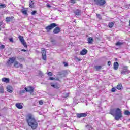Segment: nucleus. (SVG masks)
I'll return each instance as SVG.
<instances>
[{"label":"nucleus","mask_w":130,"mask_h":130,"mask_svg":"<svg viewBox=\"0 0 130 130\" xmlns=\"http://www.w3.org/2000/svg\"><path fill=\"white\" fill-rule=\"evenodd\" d=\"M27 122L29 126H31L32 129H36L37 126H38V124L37 123V122H36L33 115L29 114L27 116Z\"/></svg>","instance_id":"obj_1"},{"label":"nucleus","mask_w":130,"mask_h":130,"mask_svg":"<svg viewBox=\"0 0 130 130\" xmlns=\"http://www.w3.org/2000/svg\"><path fill=\"white\" fill-rule=\"evenodd\" d=\"M110 113L112 115H115V119L116 120H119V119L122 117V115L121 114V110L119 108L116 109L115 111V113L114 109L111 110Z\"/></svg>","instance_id":"obj_2"},{"label":"nucleus","mask_w":130,"mask_h":130,"mask_svg":"<svg viewBox=\"0 0 130 130\" xmlns=\"http://www.w3.org/2000/svg\"><path fill=\"white\" fill-rule=\"evenodd\" d=\"M94 2L95 3L96 5L98 6H104L106 3L105 0H94Z\"/></svg>","instance_id":"obj_3"},{"label":"nucleus","mask_w":130,"mask_h":130,"mask_svg":"<svg viewBox=\"0 0 130 130\" xmlns=\"http://www.w3.org/2000/svg\"><path fill=\"white\" fill-rule=\"evenodd\" d=\"M57 25L56 23H51L50 25L47 26L45 27L46 30L48 31L49 30H52L54 27H56Z\"/></svg>","instance_id":"obj_4"},{"label":"nucleus","mask_w":130,"mask_h":130,"mask_svg":"<svg viewBox=\"0 0 130 130\" xmlns=\"http://www.w3.org/2000/svg\"><path fill=\"white\" fill-rule=\"evenodd\" d=\"M19 40H20V42H21L22 45H23V46L24 47H27V43L25 42V39H24V37H23L21 36H19Z\"/></svg>","instance_id":"obj_5"},{"label":"nucleus","mask_w":130,"mask_h":130,"mask_svg":"<svg viewBox=\"0 0 130 130\" xmlns=\"http://www.w3.org/2000/svg\"><path fill=\"white\" fill-rule=\"evenodd\" d=\"M16 59V57H12L11 58H10L7 61L8 64L11 65L12 64V63H15Z\"/></svg>","instance_id":"obj_6"},{"label":"nucleus","mask_w":130,"mask_h":130,"mask_svg":"<svg viewBox=\"0 0 130 130\" xmlns=\"http://www.w3.org/2000/svg\"><path fill=\"white\" fill-rule=\"evenodd\" d=\"M14 66L15 68H21V69L23 68V65L19 63L18 61H15Z\"/></svg>","instance_id":"obj_7"},{"label":"nucleus","mask_w":130,"mask_h":130,"mask_svg":"<svg viewBox=\"0 0 130 130\" xmlns=\"http://www.w3.org/2000/svg\"><path fill=\"white\" fill-rule=\"evenodd\" d=\"M77 116L78 118H81V117H86V116H87V114L85 113H78L77 114Z\"/></svg>","instance_id":"obj_8"},{"label":"nucleus","mask_w":130,"mask_h":130,"mask_svg":"<svg viewBox=\"0 0 130 130\" xmlns=\"http://www.w3.org/2000/svg\"><path fill=\"white\" fill-rule=\"evenodd\" d=\"M25 90L26 92H30V93H32L34 90L33 87L32 86H29L28 87H25Z\"/></svg>","instance_id":"obj_9"},{"label":"nucleus","mask_w":130,"mask_h":130,"mask_svg":"<svg viewBox=\"0 0 130 130\" xmlns=\"http://www.w3.org/2000/svg\"><path fill=\"white\" fill-rule=\"evenodd\" d=\"M129 70H128L126 68L123 69L121 71L122 75H126V74H129Z\"/></svg>","instance_id":"obj_10"},{"label":"nucleus","mask_w":130,"mask_h":130,"mask_svg":"<svg viewBox=\"0 0 130 130\" xmlns=\"http://www.w3.org/2000/svg\"><path fill=\"white\" fill-rule=\"evenodd\" d=\"M16 107L18 109H22L23 108V104L20 103H17L15 104Z\"/></svg>","instance_id":"obj_11"},{"label":"nucleus","mask_w":130,"mask_h":130,"mask_svg":"<svg viewBox=\"0 0 130 130\" xmlns=\"http://www.w3.org/2000/svg\"><path fill=\"white\" fill-rule=\"evenodd\" d=\"M51 86L54 89H59V85L57 83H51Z\"/></svg>","instance_id":"obj_12"},{"label":"nucleus","mask_w":130,"mask_h":130,"mask_svg":"<svg viewBox=\"0 0 130 130\" xmlns=\"http://www.w3.org/2000/svg\"><path fill=\"white\" fill-rule=\"evenodd\" d=\"M59 32H60V28H59V27H58L55 28L53 30V33L54 34H58Z\"/></svg>","instance_id":"obj_13"},{"label":"nucleus","mask_w":130,"mask_h":130,"mask_svg":"<svg viewBox=\"0 0 130 130\" xmlns=\"http://www.w3.org/2000/svg\"><path fill=\"white\" fill-rule=\"evenodd\" d=\"M7 91H8L9 93H12L13 91H14V89H13V87L11 86H8L7 87Z\"/></svg>","instance_id":"obj_14"},{"label":"nucleus","mask_w":130,"mask_h":130,"mask_svg":"<svg viewBox=\"0 0 130 130\" xmlns=\"http://www.w3.org/2000/svg\"><path fill=\"white\" fill-rule=\"evenodd\" d=\"M118 62H115L114 63V70H115V71H117V70L118 69Z\"/></svg>","instance_id":"obj_15"},{"label":"nucleus","mask_w":130,"mask_h":130,"mask_svg":"<svg viewBox=\"0 0 130 130\" xmlns=\"http://www.w3.org/2000/svg\"><path fill=\"white\" fill-rule=\"evenodd\" d=\"M76 16H81V10L79 9H77L74 12Z\"/></svg>","instance_id":"obj_16"},{"label":"nucleus","mask_w":130,"mask_h":130,"mask_svg":"<svg viewBox=\"0 0 130 130\" xmlns=\"http://www.w3.org/2000/svg\"><path fill=\"white\" fill-rule=\"evenodd\" d=\"M88 52V51L86 50V49H84L80 52L81 55H85Z\"/></svg>","instance_id":"obj_17"},{"label":"nucleus","mask_w":130,"mask_h":130,"mask_svg":"<svg viewBox=\"0 0 130 130\" xmlns=\"http://www.w3.org/2000/svg\"><path fill=\"white\" fill-rule=\"evenodd\" d=\"M94 42V40L93 39V38L89 37L88 39V43L89 44H92Z\"/></svg>","instance_id":"obj_18"},{"label":"nucleus","mask_w":130,"mask_h":130,"mask_svg":"<svg viewBox=\"0 0 130 130\" xmlns=\"http://www.w3.org/2000/svg\"><path fill=\"white\" fill-rule=\"evenodd\" d=\"M2 82H4V83H9V82H10V79L8 78H3Z\"/></svg>","instance_id":"obj_19"},{"label":"nucleus","mask_w":130,"mask_h":130,"mask_svg":"<svg viewBox=\"0 0 130 130\" xmlns=\"http://www.w3.org/2000/svg\"><path fill=\"white\" fill-rule=\"evenodd\" d=\"M94 68L95 69L96 71H100L101 69H102V66H95L94 67Z\"/></svg>","instance_id":"obj_20"},{"label":"nucleus","mask_w":130,"mask_h":130,"mask_svg":"<svg viewBox=\"0 0 130 130\" xmlns=\"http://www.w3.org/2000/svg\"><path fill=\"white\" fill-rule=\"evenodd\" d=\"M122 44H123V42H117L116 43V45L117 46H119L120 45H122Z\"/></svg>","instance_id":"obj_21"},{"label":"nucleus","mask_w":130,"mask_h":130,"mask_svg":"<svg viewBox=\"0 0 130 130\" xmlns=\"http://www.w3.org/2000/svg\"><path fill=\"white\" fill-rule=\"evenodd\" d=\"M117 89L118 90H121L122 89V85L121 84H119L117 86Z\"/></svg>","instance_id":"obj_22"},{"label":"nucleus","mask_w":130,"mask_h":130,"mask_svg":"<svg viewBox=\"0 0 130 130\" xmlns=\"http://www.w3.org/2000/svg\"><path fill=\"white\" fill-rule=\"evenodd\" d=\"M21 13H22L23 14V15H27V10H21Z\"/></svg>","instance_id":"obj_23"},{"label":"nucleus","mask_w":130,"mask_h":130,"mask_svg":"<svg viewBox=\"0 0 130 130\" xmlns=\"http://www.w3.org/2000/svg\"><path fill=\"white\" fill-rule=\"evenodd\" d=\"M42 55H44L46 54V51L44 49H42Z\"/></svg>","instance_id":"obj_24"},{"label":"nucleus","mask_w":130,"mask_h":130,"mask_svg":"<svg viewBox=\"0 0 130 130\" xmlns=\"http://www.w3.org/2000/svg\"><path fill=\"white\" fill-rule=\"evenodd\" d=\"M124 115H130V112L128 110H126L124 112Z\"/></svg>","instance_id":"obj_25"},{"label":"nucleus","mask_w":130,"mask_h":130,"mask_svg":"<svg viewBox=\"0 0 130 130\" xmlns=\"http://www.w3.org/2000/svg\"><path fill=\"white\" fill-rule=\"evenodd\" d=\"M0 93L1 94H3V93H4V87L3 86L0 87Z\"/></svg>","instance_id":"obj_26"},{"label":"nucleus","mask_w":130,"mask_h":130,"mask_svg":"<svg viewBox=\"0 0 130 130\" xmlns=\"http://www.w3.org/2000/svg\"><path fill=\"white\" fill-rule=\"evenodd\" d=\"M114 25V24L113 23V22H111L109 24V28H112V27H113Z\"/></svg>","instance_id":"obj_27"},{"label":"nucleus","mask_w":130,"mask_h":130,"mask_svg":"<svg viewBox=\"0 0 130 130\" xmlns=\"http://www.w3.org/2000/svg\"><path fill=\"white\" fill-rule=\"evenodd\" d=\"M33 5H34V3H33V1H31L29 3V7H30V8H33Z\"/></svg>","instance_id":"obj_28"},{"label":"nucleus","mask_w":130,"mask_h":130,"mask_svg":"<svg viewBox=\"0 0 130 130\" xmlns=\"http://www.w3.org/2000/svg\"><path fill=\"white\" fill-rule=\"evenodd\" d=\"M6 7V4H0V9L4 8Z\"/></svg>","instance_id":"obj_29"},{"label":"nucleus","mask_w":130,"mask_h":130,"mask_svg":"<svg viewBox=\"0 0 130 130\" xmlns=\"http://www.w3.org/2000/svg\"><path fill=\"white\" fill-rule=\"evenodd\" d=\"M42 59L44 60H46V55H42Z\"/></svg>","instance_id":"obj_30"},{"label":"nucleus","mask_w":130,"mask_h":130,"mask_svg":"<svg viewBox=\"0 0 130 130\" xmlns=\"http://www.w3.org/2000/svg\"><path fill=\"white\" fill-rule=\"evenodd\" d=\"M47 75H48V77H51V76H52V73H51L50 72H48L47 73Z\"/></svg>","instance_id":"obj_31"},{"label":"nucleus","mask_w":130,"mask_h":130,"mask_svg":"<svg viewBox=\"0 0 130 130\" xmlns=\"http://www.w3.org/2000/svg\"><path fill=\"white\" fill-rule=\"evenodd\" d=\"M6 22H10L11 21V18L10 17H7L6 18Z\"/></svg>","instance_id":"obj_32"},{"label":"nucleus","mask_w":130,"mask_h":130,"mask_svg":"<svg viewBox=\"0 0 130 130\" xmlns=\"http://www.w3.org/2000/svg\"><path fill=\"white\" fill-rule=\"evenodd\" d=\"M5 46L4 45H1L0 46V49H4L5 48Z\"/></svg>","instance_id":"obj_33"},{"label":"nucleus","mask_w":130,"mask_h":130,"mask_svg":"<svg viewBox=\"0 0 130 130\" xmlns=\"http://www.w3.org/2000/svg\"><path fill=\"white\" fill-rule=\"evenodd\" d=\"M112 92H113V93H114V92H115V91H116V89L115 88H114V87H113L112 88Z\"/></svg>","instance_id":"obj_34"},{"label":"nucleus","mask_w":130,"mask_h":130,"mask_svg":"<svg viewBox=\"0 0 130 130\" xmlns=\"http://www.w3.org/2000/svg\"><path fill=\"white\" fill-rule=\"evenodd\" d=\"M42 104H43V101L41 100L39 101V105H42Z\"/></svg>","instance_id":"obj_35"},{"label":"nucleus","mask_w":130,"mask_h":130,"mask_svg":"<svg viewBox=\"0 0 130 130\" xmlns=\"http://www.w3.org/2000/svg\"><path fill=\"white\" fill-rule=\"evenodd\" d=\"M49 80H51L52 81H54V80H55V78H53V77H50L49 78Z\"/></svg>","instance_id":"obj_36"},{"label":"nucleus","mask_w":130,"mask_h":130,"mask_svg":"<svg viewBox=\"0 0 130 130\" xmlns=\"http://www.w3.org/2000/svg\"><path fill=\"white\" fill-rule=\"evenodd\" d=\"M96 17H98L99 19H101V15H100V14H96Z\"/></svg>","instance_id":"obj_37"},{"label":"nucleus","mask_w":130,"mask_h":130,"mask_svg":"<svg viewBox=\"0 0 130 130\" xmlns=\"http://www.w3.org/2000/svg\"><path fill=\"white\" fill-rule=\"evenodd\" d=\"M37 13L36 11H33L31 12V15H35V14Z\"/></svg>","instance_id":"obj_38"},{"label":"nucleus","mask_w":130,"mask_h":130,"mask_svg":"<svg viewBox=\"0 0 130 130\" xmlns=\"http://www.w3.org/2000/svg\"><path fill=\"white\" fill-rule=\"evenodd\" d=\"M75 1L76 0H71V3H72V4H75L76 3Z\"/></svg>","instance_id":"obj_39"},{"label":"nucleus","mask_w":130,"mask_h":130,"mask_svg":"<svg viewBox=\"0 0 130 130\" xmlns=\"http://www.w3.org/2000/svg\"><path fill=\"white\" fill-rule=\"evenodd\" d=\"M111 64V62L110 61H108V66H110Z\"/></svg>","instance_id":"obj_40"},{"label":"nucleus","mask_w":130,"mask_h":130,"mask_svg":"<svg viewBox=\"0 0 130 130\" xmlns=\"http://www.w3.org/2000/svg\"><path fill=\"white\" fill-rule=\"evenodd\" d=\"M9 40H10V42H13V38H10V39H9Z\"/></svg>","instance_id":"obj_41"},{"label":"nucleus","mask_w":130,"mask_h":130,"mask_svg":"<svg viewBox=\"0 0 130 130\" xmlns=\"http://www.w3.org/2000/svg\"><path fill=\"white\" fill-rule=\"evenodd\" d=\"M69 93H66V94H65V96H64V97H69Z\"/></svg>","instance_id":"obj_42"},{"label":"nucleus","mask_w":130,"mask_h":130,"mask_svg":"<svg viewBox=\"0 0 130 130\" xmlns=\"http://www.w3.org/2000/svg\"><path fill=\"white\" fill-rule=\"evenodd\" d=\"M47 7L48 8H51V6L49 5V4H47Z\"/></svg>","instance_id":"obj_43"},{"label":"nucleus","mask_w":130,"mask_h":130,"mask_svg":"<svg viewBox=\"0 0 130 130\" xmlns=\"http://www.w3.org/2000/svg\"><path fill=\"white\" fill-rule=\"evenodd\" d=\"M21 51H24V52H26L27 51V50H25V49H22Z\"/></svg>","instance_id":"obj_44"},{"label":"nucleus","mask_w":130,"mask_h":130,"mask_svg":"<svg viewBox=\"0 0 130 130\" xmlns=\"http://www.w3.org/2000/svg\"><path fill=\"white\" fill-rule=\"evenodd\" d=\"M64 66V67L68 66V63H65Z\"/></svg>","instance_id":"obj_45"},{"label":"nucleus","mask_w":130,"mask_h":130,"mask_svg":"<svg viewBox=\"0 0 130 130\" xmlns=\"http://www.w3.org/2000/svg\"><path fill=\"white\" fill-rule=\"evenodd\" d=\"M25 90H22L21 91V93H25Z\"/></svg>","instance_id":"obj_46"},{"label":"nucleus","mask_w":130,"mask_h":130,"mask_svg":"<svg viewBox=\"0 0 130 130\" xmlns=\"http://www.w3.org/2000/svg\"><path fill=\"white\" fill-rule=\"evenodd\" d=\"M52 43L54 42V40H52Z\"/></svg>","instance_id":"obj_47"},{"label":"nucleus","mask_w":130,"mask_h":130,"mask_svg":"<svg viewBox=\"0 0 130 130\" xmlns=\"http://www.w3.org/2000/svg\"><path fill=\"white\" fill-rule=\"evenodd\" d=\"M1 28H0V31H1Z\"/></svg>","instance_id":"obj_48"}]
</instances>
